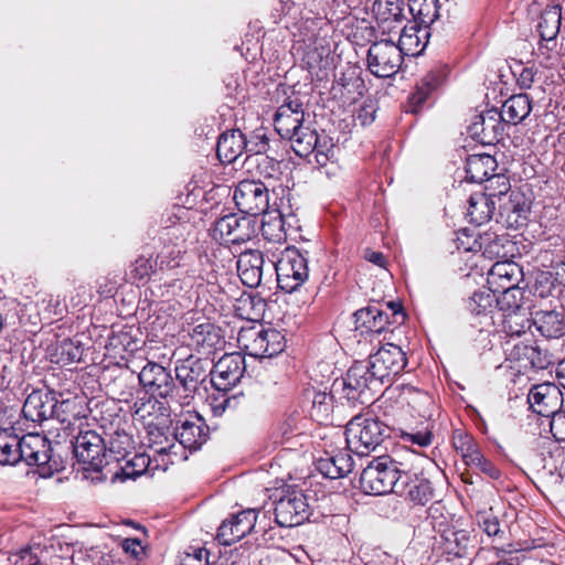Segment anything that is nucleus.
Instances as JSON below:
<instances>
[{
    "label": "nucleus",
    "instance_id": "774afa93",
    "mask_svg": "<svg viewBox=\"0 0 565 565\" xmlns=\"http://www.w3.org/2000/svg\"><path fill=\"white\" fill-rule=\"evenodd\" d=\"M226 403H227V399L223 398L220 404L218 403H215V405L212 404L213 412L216 415L221 414L225 409Z\"/></svg>",
    "mask_w": 565,
    "mask_h": 565
},
{
    "label": "nucleus",
    "instance_id": "9d476101",
    "mask_svg": "<svg viewBox=\"0 0 565 565\" xmlns=\"http://www.w3.org/2000/svg\"><path fill=\"white\" fill-rule=\"evenodd\" d=\"M245 372V360L239 353L223 355L211 372V382L220 392L230 391L242 379Z\"/></svg>",
    "mask_w": 565,
    "mask_h": 565
},
{
    "label": "nucleus",
    "instance_id": "a211bd4d",
    "mask_svg": "<svg viewBox=\"0 0 565 565\" xmlns=\"http://www.w3.org/2000/svg\"><path fill=\"white\" fill-rule=\"evenodd\" d=\"M522 277L521 267L509 259L497 260L488 273V284L494 291L518 287Z\"/></svg>",
    "mask_w": 565,
    "mask_h": 565
},
{
    "label": "nucleus",
    "instance_id": "cd10ccee",
    "mask_svg": "<svg viewBox=\"0 0 565 565\" xmlns=\"http://www.w3.org/2000/svg\"><path fill=\"white\" fill-rule=\"evenodd\" d=\"M500 119V115L491 111L480 115L471 127L472 134L479 137L482 143L498 142L503 134V125Z\"/></svg>",
    "mask_w": 565,
    "mask_h": 565
},
{
    "label": "nucleus",
    "instance_id": "a19ab883",
    "mask_svg": "<svg viewBox=\"0 0 565 565\" xmlns=\"http://www.w3.org/2000/svg\"><path fill=\"white\" fill-rule=\"evenodd\" d=\"M499 201L501 202L500 209H502L503 213L508 215L512 213L518 217L525 218L526 213L531 209L530 200L519 190L511 191L507 199L501 196V200Z\"/></svg>",
    "mask_w": 565,
    "mask_h": 565
},
{
    "label": "nucleus",
    "instance_id": "338daca9",
    "mask_svg": "<svg viewBox=\"0 0 565 565\" xmlns=\"http://www.w3.org/2000/svg\"><path fill=\"white\" fill-rule=\"evenodd\" d=\"M226 403H227V399L223 398L220 404L218 403H215V405L212 404L213 412L216 415L221 414L225 409Z\"/></svg>",
    "mask_w": 565,
    "mask_h": 565
},
{
    "label": "nucleus",
    "instance_id": "e433bc0d",
    "mask_svg": "<svg viewBox=\"0 0 565 565\" xmlns=\"http://www.w3.org/2000/svg\"><path fill=\"white\" fill-rule=\"evenodd\" d=\"M483 254L490 259L507 260L511 257L513 244L504 236H487L481 243Z\"/></svg>",
    "mask_w": 565,
    "mask_h": 565
},
{
    "label": "nucleus",
    "instance_id": "58836bf2",
    "mask_svg": "<svg viewBox=\"0 0 565 565\" xmlns=\"http://www.w3.org/2000/svg\"><path fill=\"white\" fill-rule=\"evenodd\" d=\"M352 459L348 454L339 452L320 461L321 471L331 479H338L352 469Z\"/></svg>",
    "mask_w": 565,
    "mask_h": 565
},
{
    "label": "nucleus",
    "instance_id": "13d9d810",
    "mask_svg": "<svg viewBox=\"0 0 565 565\" xmlns=\"http://www.w3.org/2000/svg\"><path fill=\"white\" fill-rule=\"evenodd\" d=\"M404 441L412 443L418 445L420 447L428 446L431 441L430 433L427 430L417 431V433H406L403 434Z\"/></svg>",
    "mask_w": 565,
    "mask_h": 565
},
{
    "label": "nucleus",
    "instance_id": "20e7f679",
    "mask_svg": "<svg viewBox=\"0 0 565 565\" xmlns=\"http://www.w3.org/2000/svg\"><path fill=\"white\" fill-rule=\"evenodd\" d=\"M238 340L249 355L271 358L285 349V337L276 329H249L239 333Z\"/></svg>",
    "mask_w": 565,
    "mask_h": 565
},
{
    "label": "nucleus",
    "instance_id": "1a4fd4ad",
    "mask_svg": "<svg viewBox=\"0 0 565 565\" xmlns=\"http://www.w3.org/2000/svg\"><path fill=\"white\" fill-rule=\"evenodd\" d=\"M233 199L239 211L248 215H259L268 207V191L260 182L241 181Z\"/></svg>",
    "mask_w": 565,
    "mask_h": 565
},
{
    "label": "nucleus",
    "instance_id": "f03ea898",
    "mask_svg": "<svg viewBox=\"0 0 565 565\" xmlns=\"http://www.w3.org/2000/svg\"><path fill=\"white\" fill-rule=\"evenodd\" d=\"M385 433L386 426L379 418L358 415L347 425V444L351 451L364 456L382 443Z\"/></svg>",
    "mask_w": 565,
    "mask_h": 565
},
{
    "label": "nucleus",
    "instance_id": "423d86ee",
    "mask_svg": "<svg viewBox=\"0 0 565 565\" xmlns=\"http://www.w3.org/2000/svg\"><path fill=\"white\" fill-rule=\"evenodd\" d=\"M403 56L396 44L391 40L375 42L367 52V66L377 77H391L402 65Z\"/></svg>",
    "mask_w": 565,
    "mask_h": 565
},
{
    "label": "nucleus",
    "instance_id": "4d7b16f0",
    "mask_svg": "<svg viewBox=\"0 0 565 565\" xmlns=\"http://www.w3.org/2000/svg\"><path fill=\"white\" fill-rule=\"evenodd\" d=\"M454 542L457 544V548L451 550L456 556H463L472 544L469 537L463 532H455L452 533Z\"/></svg>",
    "mask_w": 565,
    "mask_h": 565
},
{
    "label": "nucleus",
    "instance_id": "aec40b11",
    "mask_svg": "<svg viewBox=\"0 0 565 565\" xmlns=\"http://www.w3.org/2000/svg\"><path fill=\"white\" fill-rule=\"evenodd\" d=\"M175 437L169 438L159 428L150 429L148 433V447L149 454L152 460L156 462V469L166 468L172 463V456L177 455V448L174 443Z\"/></svg>",
    "mask_w": 565,
    "mask_h": 565
},
{
    "label": "nucleus",
    "instance_id": "e2e57ef3",
    "mask_svg": "<svg viewBox=\"0 0 565 565\" xmlns=\"http://www.w3.org/2000/svg\"><path fill=\"white\" fill-rule=\"evenodd\" d=\"M556 376L559 384L565 388V359L558 363L556 367Z\"/></svg>",
    "mask_w": 565,
    "mask_h": 565
},
{
    "label": "nucleus",
    "instance_id": "6e6d98bb",
    "mask_svg": "<svg viewBox=\"0 0 565 565\" xmlns=\"http://www.w3.org/2000/svg\"><path fill=\"white\" fill-rule=\"evenodd\" d=\"M121 547L134 559L140 561L145 556V547L137 539H125L121 542Z\"/></svg>",
    "mask_w": 565,
    "mask_h": 565
},
{
    "label": "nucleus",
    "instance_id": "0e129e2a",
    "mask_svg": "<svg viewBox=\"0 0 565 565\" xmlns=\"http://www.w3.org/2000/svg\"><path fill=\"white\" fill-rule=\"evenodd\" d=\"M555 151L558 154H565V132L558 135L557 141L555 143Z\"/></svg>",
    "mask_w": 565,
    "mask_h": 565
},
{
    "label": "nucleus",
    "instance_id": "f704fd0d",
    "mask_svg": "<svg viewBox=\"0 0 565 565\" xmlns=\"http://www.w3.org/2000/svg\"><path fill=\"white\" fill-rule=\"evenodd\" d=\"M318 134L309 127L301 126L292 135L286 138L290 140L291 147L299 157H307L312 153L317 145Z\"/></svg>",
    "mask_w": 565,
    "mask_h": 565
},
{
    "label": "nucleus",
    "instance_id": "8fccbe9b",
    "mask_svg": "<svg viewBox=\"0 0 565 565\" xmlns=\"http://www.w3.org/2000/svg\"><path fill=\"white\" fill-rule=\"evenodd\" d=\"M479 525L489 536H495L500 533V524L498 518L492 513V509L480 511L477 513Z\"/></svg>",
    "mask_w": 565,
    "mask_h": 565
},
{
    "label": "nucleus",
    "instance_id": "2f4dec72",
    "mask_svg": "<svg viewBox=\"0 0 565 565\" xmlns=\"http://www.w3.org/2000/svg\"><path fill=\"white\" fill-rule=\"evenodd\" d=\"M531 111V103L525 94L511 96L502 106L500 117L503 121L516 125Z\"/></svg>",
    "mask_w": 565,
    "mask_h": 565
},
{
    "label": "nucleus",
    "instance_id": "2eb2a0df",
    "mask_svg": "<svg viewBox=\"0 0 565 565\" xmlns=\"http://www.w3.org/2000/svg\"><path fill=\"white\" fill-rule=\"evenodd\" d=\"M530 407L541 416L550 417L563 403L561 390L553 383L534 385L529 393Z\"/></svg>",
    "mask_w": 565,
    "mask_h": 565
},
{
    "label": "nucleus",
    "instance_id": "4468645a",
    "mask_svg": "<svg viewBox=\"0 0 565 565\" xmlns=\"http://www.w3.org/2000/svg\"><path fill=\"white\" fill-rule=\"evenodd\" d=\"M491 184L488 188L489 190L492 189L493 183H500L502 184L503 189L500 190L498 193L491 191L490 193H476L470 196L469 199V207H468V215L470 217V221L477 225H481L492 218L493 212H494V199L501 200V195H504L510 185L509 182L504 178L498 177L494 180L490 181Z\"/></svg>",
    "mask_w": 565,
    "mask_h": 565
},
{
    "label": "nucleus",
    "instance_id": "b1692460",
    "mask_svg": "<svg viewBox=\"0 0 565 565\" xmlns=\"http://www.w3.org/2000/svg\"><path fill=\"white\" fill-rule=\"evenodd\" d=\"M561 28V8L558 6H552L546 8L540 18V22L537 25L539 33L541 40L546 42V44H541L539 47V52L542 55H545L547 51L552 50L553 46H556V43L553 42L559 31Z\"/></svg>",
    "mask_w": 565,
    "mask_h": 565
},
{
    "label": "nucleus",
    "instance_id": "79ce46f5",
    "mask_svg": "<svg viewBox=\"0 0 565 565\" xmlns=\"http://www.w3.org/2000/svg\"><path fill=\"white\" fill-rule=\"evenodd\" d=\"M135 450V441L130 435L125 431H116L109 441V451L117 461L126 460Z\"/></svg>",
    "mask_w": 565,
    "mask_h": 565
},
{
    "label": "nucleus",
    "instance_id": "393cba45",
    "mask_svg": "<svg viewBox=\"0 0 565 565\" xmlns=\"http://www.w3.org/2000/svg\"><path fill=\"white\" fill-rule=\"evenodd\" d=\"M533 322L545 338L557 339L565 334V316L563 310H537L533 315Z\"/></svg>",
    "mask_w": 565,
    "mask_h": 565
},
{
    "label": "nucleus",
    "instance_id": "0eeeda50",
    "mask_svg": "<svg viewBox=\"0 0 565 565\" xmlns=\"http://www.w3.org/2000/svg\"><path fill=\"white\" fill-rule=\"evenodd\" d=\"M255 233L256 227L250 217H238L235 214H228L218 218L211 230L213 239L225 245L247 242Z\"/></svg>",
    "mask_w": 565,
    "mask_h": 565
},
{
    "label": "nucleus",
    "instance_id": "72a5a7b5",
    "mask_svg": "<svg viewBox=\"0 0 565 565\" xmlns=\"http://www.w3.org/2000/svg\"><path fill=\"white\" fill-rule=\"evenodd\" d=\"M359 328L371 333H381L387 323V317L376 307H369L355 312Z\"/></svg>",
    "mask_w": 565,
    "mask_h": 565
},
{
    "label": "nucleus",
    "instance_id": "7ed1b4c3",
    "mask_svg": "<svg viewBox=\"0 0 565 565\" xmlns=\"http://www.w3.org/2000/svg\"><path fill=\"white\" fill-rule=\"evenodd\" d=\"M275 268L278 286L286 292L295 291L308 279L307 259L297 249L287 248Z\"/></svg>",
    "mask_w": 565,
    "mask_h": 565
},
{
    "label": "nucleus",
    "instance_id": "c03bdc74",
    "mask_svg": "<svg viewBox=\"0 0 565 565\" xmlns=\"http://www.w3.org/2000/svg\"><path fill=\"white\" fill-rule=\"evenodd\" d=\"M463 458L468 465L475 466L490 478L498 479L500 477V471L476 447L468 445L467 454H463Z\"/></svg>",
    "mask_w": 565,
    "mask_h": 565
},
{
    "label": "nucleus",
    "instance_id": "c756f323",
    "mask_svg": "<svg viewBox=\"0 0 565 565\" xmlns=\"http://www.w3.org/2000/svg\"><path fill=\"white\" fill-rule=\"evenodd\" d=\"M175 438L183 448H199L207 438V430L200 418L195 422L184 420L177 429Z\"/></svg>",
    "mask_w": 565,
    "mask_h": 565
},
{
    "label": "nucleus",
    "instance_id": "3c124183",
    "mask_svg": "<svg viewBox=\"0 0 565 565\" xmlns=\"http://www.w3.org/2000/svg\"><path fill=\"white\" fill-rule=\"evenodd\" d=\"M153 273V265L149 257L140 256L136 259L131 275L136 280H147Z\"/></svg>",
    "mask_w": 565,
    "mask_h": 565
},
{
    "label": "nucleus",
    "instance_id": "412c9836",
    "mask_svg": "<svg viewBox=\"0 0 565 565\" xmlns=\"http://www.w3.org/2000/svg\"><path fill=\"white\" fill-rule=\"evenodd\" d=\"M372 10L383 33L390 34L405 19L403 0H376Z\"/></svg>",
    "mask_w": 565,
    "mask_h": 565
},
{
    "label": "nucleus",
    "instance_id": "603ef678",
    "mask_svg": "<svg viewBox=\"0 0 565 565\" xmlns=\"http://www.w3.org/2000/svg\"><path fill=\"white\" fill-rule=\"evenodd\" d=\"M550 428L553 437L557 441H565V409L558 411L551 415Z\"/></svg>",
    "mask_w": 565,
    "mask_h": 565
},
{
    "label": "nucleus",
    "instance_id": "dca6fc26",
    "mask_svg": "<svg viewBox=\"0 0 565 565\" xmlns=\"http://www.w3.org/2000/svg\"><path fill=\"white\" fill-rule=\"evenodd\" d=\"M512 361L519 362L520 367L545 370L552 364L551 355L536 344L519 342L513 344L509 352Z\"/></svg>",
    "mask_w": 565,
    "mask_h": 565
},
{
    "label": "nucleus",
    "instance_id": "a18cd8bd",
    "mask_svg": "<svg viewBox=\"0 0 565 565\" xmlns=\"http://www.w3.org/2000/svg\"><path fill=\"white\" fill-rule=\"evenodd\" d=\"M152 461L153 460L150 455L136 454L131 459H127L126 463L121 466V477L124 479L136 478L143 473Z\"/></svg>",
    "mask_w": 565,
    "mask_h": 565
},
{
    "label": "nucleus",
    "instance_id": "6e6552de",
    "mask_svg": "<svg viewBox=\"0 0 565 565\" xmlns=\"http://www.w3.org/2000/svg\"><path fill=\"white\" fill-rule=\"evenodd\" d=\"M379 381L374 370H371L370 362H355L340 384L348 399L364 403L371 398L367 391Z\"/></svg>",
    "mask_w": 565,
    "mask_h": 565
},
{
    "label": "nucleus",
    "instance_id": "052dcab7",
    "mask_svg": "<svg viewBox=\"0 0 565 565\" xmlns=\"http://www.w3.org/2000/svg\"><path fill=\"white\" fill-rule=\"evenodd\" d=\"M365 258L370 263H373L380 267H384V265H385L384 256L380 252L366 250Z\"/></svg>",
    "mask_w": 565,
    "mask_h": 565
},
{
    "label": "nucleus",
    "instance_id": "39448f33",
    "mask_svg": "<svg viewBox=\"0 0 565 565\" xmlns=\"http://www.w3.org/2000/svg\"><path fill=\"white\" fill-rule=\"evenodd\" d=\"M277 500L275 519L280 526L291 527L301 524L309 516V504L301 490L287 488Z\"/></svg>",
    "mask_w": 565,
    "mask_h": 565
},
{
    "label": "nucleus",
    "instance_id": "4be33fe9",
    "mask_svg": "<svg viewBox=\"0 0 565 565\" xmlns=\"http://www.w3.org/2000/svg\"><path fill=\"white\" fill-rule=\"evenodd\" d=\"M395 493L415 504L424 505L431 499L433 490L428 480L403 472Z\"/></svg>",
    "mask_w": 565,
    "mask_h": 565
},
{
    "label": "nucleus",
    "instance_id": "bb28decb",
    "mask_svg": "<svg viewBox=\"0 0 565 565\" xmlns=\"http://www.w3.org/2000/svg\"><path fill=\"white\" fill-rule=\"evenodd\" d=\"M246 147L244 135L239 130H231L222 134L218 138L216 153L222 162L232 163L244 152Z\"/></svg>",
    "mask_w": 565,
    "mask_h": 565
},
{
    "label": "nucleus",
    "instance_id": "37998d69",
    "mask_svg": "<svg viewBox=\"0 0 565 565\" xmlns=\"http://www.w3.org/2000/svg\"><path fill=\"white\" fill-rule=\"evenodd\" d=\"M316 143L317 145L315 146V150L312 151L315 161L320 167H324L335 157V147L333 140L328 135L321 134L317 136Z\"/></svg>",
    "mask_w": 565,
    "mask_h": 565
},
{
    "label": "nucleus",
    "instance_id": "ea45409f",
    "mask_svg": "<svg viewBox=\"0 0 565 565\" xmlns=\"http://www.w3.org/2000/svg\"><path fill=\"white\" fill-rule=\"evenodd\" d=\"M267 303L263 298L254 295H247L239 298L237 310L244 319L258 321L263 319Z\"/></svg>",
    "mask_w": 565,
    "mask_h": 565
},
{
    "label": "nucleus",
    "instance_id": "5fc2aeb1",
    "mask_svg": "<svg viewBox=\"0 0 565 565\" xmlns=\"http://www.w3.org/2000/svg\"><path fill=\"white\" fill-rule=\"evenodd\" d=\"M209 552L205 548H193L192 552L185 553L181 565H207Z\"/></svg>",
    "mask_w": 565,
    "mask_h": 565
},
{
    "label": "nucleus",
    "instance_id": "f3484780",
    "mask_svg": "<svg viewBox=\"0 0 565 565\" xmlns=\"http://www.w3.org/2000/svg\"><path fill=\"white\" fill-rule=\"evenodd\" d=\"M303 108L301 102L288 99L277 110L275 115V129L282 137L292 135L296 129L302 126Z\"/></svg>",
    "mask_w": 565,
    "mask_h": 565
},
{
    "label": "nucleus",
    "instance_id": "bf43d9fd",
    "mask_svg": "<svg viewBox=\"0 0 565 565\" xmlns=\"http://www.w3.org/2000/svg\"><path fill=\"white\" fill-rule=\"evenodd\" d=\"M46 302H47L46 309L50 312H52L54 315H61L64 311L63 307L61 306V297L58 295H56V296L50 295Z\"/></svg>",
    "mask_w": 565,
    "mask_h": 565
},
{
    "label": "nucleus",
    "instance_id": "a878e982",
    "mask_svg": "<svg viewBox=\"0 0 565 565\" xmlns=\"http://www.w3.org/2000/svg\"><path fill=\"white\" fill-rule=\"evenodd\" d=\"M141 385L152 395L162 397L169 388L170 375L157 363H148L139 373Z\"/></svg>",
    "mask_w": 565,
    "mask_h": 565
},
{
    "label": "nucleus",
    "instance_id": "4c0bfd02",
    "mask_svg": "<svg viewBox=\"0 0 565 565\" xmlns=\"http://www.w3.org/2000/svg\"><path fill=\"white\" fill-rule=\"evenodd\" d=\"M20 438L11 431L0 430V465H14L21 460Z\"/></svg>",
    "mask_w": 565,
    "mask_h": 565
},
{
    "label": "nucleus",
    "instance_id": "f257e3e1",
    "mask_svg": "<svg viewBox=\"0 0 565 565\" xmlns=\"http://www.w3.org/2000/svg\"><path fill=\"white\" fill-rule=\"evenodd\" d=\"M403 472L388 457L373 459L360 476V488L366 494L384 495L396 492Z\"/></svg>",
    "mask_w": 565,
    "mask_h": 565
},
{
    "label": "nucleus",
    "instance_id": "49530a36",
    "mask_svg": "<svg viewBox=\"0 0 565 565\" xmlns=\"http://www.w3.org/2000/svg\"><path fill=\"white\" fill-rule=\"evenodd\" d=\"M495 302L503 311H514L522 305L523 292L519 287L494 291Z\"/></svg>",
    "mask_w": 565,
    "mask_h": 565
},
{
    "label": "nucleus",
    "instance_id": "c85d7f7f",
    "mask_svg": "<svg viewBox=\"0 0 565 565\" xmlns=\"http://www.w3.org/2000/svg\"><path fill=\"white\" fill-rule=\"evenodd\" d=\"M426 35V32L419 29L415 23L405 25L402 29L398 44H396L401 56H403V54L412 56L420 54L427 44Z\"/></svg>",
    "mask_w": 565,
    "mask_h": 565
},
{
    "label": "nucleus",
    "instance_id": "69168bd1",
    "mask_svg": "<svg viewBox=\"0 0 565 565\" xmlns=\"http://www.w3.org/2000/svg\"><path fill=\"white\" fill-rule=\"evenodd\" d=\"M98 565H120V562L114 555L106 554L100 557Z\"/></svg>",
    "mask_w": 565,
    "mask_h": 565
},
{
    "label": "nucleus",
    "instance_id": "864d4df0",
    "mask_svg": "<svg viewBox=\"0 0 565 565\" xmlns=\"http://www.w3.org/2000/svg\"><path fill=\"white\" fill-rule=\"evenodd\" d=\"M431 79L433 77L424 78L422 86L417 87L416 92L412 94L409 102L414 105V111L426 100L430 92L435 88V84H431Z\"/></svg>",
    "mask_w": 565,
    "mask_h": 565
},
{
    "label": "nucleus",
    "instance_id": "ddd939ff",
    "mask_svg": "<svg viewBox=\"0 0 565 565\" xmlns=\"http://www.w3.org/2000/svg\"><path fill=\"white\" fill-rule=\"evenodd\" d=\"M257 513L255 509H247L224 521L216 535L218 542L228 546L249 534L256 526Z\"/></svg>",
    "mask_w": 565,
    "mask_h": 565
},
{
    "label": "nucleus",
    "instance_id": "f8f14e48",
    "mask_svg": "<svg viewBox=\"0 0 565 565\" xmlns=\"http://www.w3.org/2000/svg\"><path fill=\"white\" fill-rule=\"evenodd\" d=\"M369 362L371 370H374V375L383 381L391 375L401 373L407 363V359L399 347L387 343L371 355Z\"/></svg>",
    "mask_w": 565,
    "mask_h": 565
},
{
    "label": "nucleus",
    "instance_id": "6ab92c4d",
    "mask_svg": "<svg viewBox=\"0 0 565 565\" xmlns=\"http://www.w3.org/2000/svg\"><path fill=\"white\" fill-rule=\"evenodd\" d=\"M21 460L28 465H46L51 458L49 440L40 434H28L20 438Z\"/></svg>",
    "mask_w": 565,
    "mask_h": 565
},
{
    "label": "nucleus",
    "instance_id": "5701e85b",
    "mask_svg": "<svg viewBox=\"0 0 565 565\" xmlns=\"http://www.w3.org/2000/svg\"><path fill=\"white\" fill-rule=\"evenodd\" d=\"M264 257L259 250H245L237 260V271L244 285L254 288L262 281Z\"/></svg>",
    "mask_w": 565,
    "mask_h": 565
},
{
    "label": "nucleus",
    "instance_id": "680f3d73",
    "mask_svg": "<svg viewBox=\"0 0 565 565\" xmlns=\"http://www.w3.org/2000/svg\"><path fill=\"white\" fill-rule=\"evenodd\" d=\"M13 565H40L30 554L25 556L14 555Z\"/></svg>",
    "mask_w": 565,
    "mask_h": 565
},
{
    "label": "nucleus",
    "instance_id": "473e14b6",
    "mask_svg": "<svg viewBox=\"0 0 565 565\" xmlns=\"http://www.w3.org/2000/svg\"><path fill=\"white\" fill-rule=\"evenodd\" d=\"M47 395L41 393L30 394L23 405L22 412L32 422H42L52 415V403Z\"/></svg>",
    "mask_w": 565,
    "mask_h": 565
},
{
    "label": "nucleus",
    "instance_id": "7c9ffc66",
    "mask_svg": "<svg viewBox=\"0 0 565 565\" xmlns=\"http://www.w3.org/2000/svg\"><path fill=\"white\" fill-rule=\"evenodd\" d=\"M495 166V160L490 154H472L467 159L466 172L471 181L480 183L491 179Z\"/></svg>",
    "mask_w": 565,
    "mask_h": 565
},
{
    "label": "nucleus",
    "instance_id": "de8ad7c7",
    "mask_svg": "<svg viewBox=\"0 0 565 565\" xmlns=\"http://www.w3.org/2000/svg\"><path fill=\"white\" fill-rule=\"evenodd\" d=\"M495 303V294L492 288L489 290L476 291L470 299V310L476 315L486 313L491 311Z\"/></svg>",
    "mask_w": 565,
    "mask_h": 565
},
{
    "label": "nucleus",
    "instance_id": "09e8293b",
    "mask_svg": "<svg viewBox=\"0 0 565 565\" xmlns=\"http://www.w3.org/2000/svg\"><path fill=\"white\" fill-rule=\"evenodd\" d=\"M182 250L174 245L166 246L157 256L161 267L174 268L180 265Z\"/></svg>",
    "mask_w": 565,
    "mask_h": 565
},
{
    "label": "nucleus",
    "instance_id": "c9c22d12",
    "mask_svg": "<svg viewBox=\"0 0 565 565\" xmlns=\"http://www.w3.org/2000/svg\"><path fill=\"white\" fill-rule=\"evenodd\" d=\"M262 232L270 241H280L285 234V222L282 214L277 209H266L262 212Z\"/></svg>",
    "mask_w": 565,
    "mask_h": 565
},
{
    "label": "nucleus",
    "instance_id": "9b49d317",
    "mask_svg": "<svg viewBox=\"0 0 565 565\" xmlns=\"http://www.w3.org/2000/svg\"><path fill=\"white\" fill-rule=\"evenodd\" d=\"M74 454L86 469L98 470L103 465L105 446L103 438L94 430L81 431L73 444Z\"/></svg>",
    "mask_w": 565,
    "mask_h": 565
}]
</instances>
